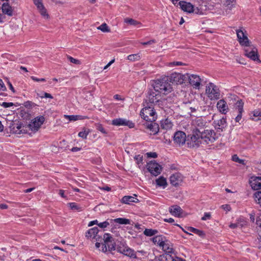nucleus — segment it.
I'll list each match as a JSON object with an SVG mask.
<instances>
[{
  "instance_id": "obj_56",
  "label": "nucleus",
  "mask_w": 261,
  "mask_h": 261,
  "mask_svg": "<svg viewBox=\"0 0 261 261\" xmlns=\"http://www.w3.org/2000/svg\"><path fill=\"white\" fill-rule=\"evenodd\" d=\"M36 106V105L35 103L30 101H27L25 103V106L27 108H32L33 107H35Z\"/></svg>"
},
{
  "instance_id": "obj_18",
  "label": "nucleus",
  "mask_w": 261,
  "mask_h": 261,
  "mask_svg": "<svg viewBox=\"0 0 261 261\" xmlns=\"http://www.w3.org/2000/svg\"><path fill=\"white\" fill-rule=\"evenodd\" d=\"M237 37L240 44L242 46H249V40L245 33L242 30L237 31Z\"/></svg>"
},
{
  "instance_id": "obj_42",
  "label": "nucleus",
  "mask_w": 261,
  "mask_h": 261,
  "mask_svg": "<svg viewBox=\"0 0 261 261\" xmlns=\"http://www.w3.org/2000/svg\"><path fill=\"white\" fill-rule=\"evenodd\" d=\"M224 5L226 7H228L229 9H231L232 7H233L236 5V0H225Z\"/></svg>"
},
{
  "instance_id": "obj_48",
  "label": "nucleus",
  "mask_w": 261,
  "mask_h": 261,
  "mask_svg": "<svg viewBox=\"0 0 261 261\" xmlns=\"http://www.w3.org/2000/svg\"><path fill=\"white\" fill-rule=\"evenodd\" d=\"M135 160L136 161L138 165L142 164L143 162V155L138 154L135 156Z\"/></svg>"
},
{
  "instance_id": "obj_27",
  "label": "nucleus",
  "mask_w": 261,
  "mask_h": 261,
  "mask_svg": "<svg viewBox=\"0 0 261 261\" xmlns=\"http://www.w3.org/2000/svg\"><path fill=\"white\" fill-rule=\"evenodd\" d=\"M174 253H164L159 257V261H176Z\"/></svg>"
},
{
  "instance_id": "obj_12",
  "label": "nucleus",
  "mask_w": 261,
  "mask_h": 261,
  "mask_svg": "<svg viewBox=\"0 0 261 261\" xmlns=\"http://www.w3.org/2000/svg\"><path fill=\"white\" fill-rule=\"evenodd\" d=\"M121 244L122 246H118L117 248L118 252L130 258H136L137 257L134 250L127 246L125 242H122Z\"/></svg>"
},
{
  "instance_id": "obj_28",
  "label": "nucleus",
  "mask_w": 261,
  "mask_h": 261,
  "mask_svg": "<svg viewBox=\"0 0 261 261\" xmlns=\"http://www.w3.org/2000/svg\"><path fill=\"white\" fill-rule=\"evenodd\" d=\"M135 197L131 196H125L122 197L121 199V202L130 204L132 202H138L139 200L137 198V195H134Z\"/></svg>"
},
{
  "instance_id": "obj_21",
  "label": "nucleus",
  "mask_w": 261,
  "mask_h": 261,
  "mask_svg": "<svg viewBox=\"0 0 261 261\" xmlns=\"http://www.w3.org/2000/svg\"><path fill=\"white\" fill-rule=\"evenodd\" d=\"M170 184L173 186H178L182 181V176L179 173H175L172 175L170 177Z\"/></svg>"
},
{
  "instance_id": "obj_61",
  "label": "nucleus",
  "mask_w": 261,
  "mask_h": 261,
  "mask_svg": "<svg viewBox=\"0 0 261 261\" xmlns=\"http://www.w3.org/2000/svg\"><path fill=\"white\" fill-rule=\"evenodd\" d=\"M97 224H98V222L97 220H95L94 221H90L88 224V226H91L94 224L97 225Z\"/></svg>"
},
{
  "instance_id": "obj_5",
  "label": "nucleus",
  "mask_w": 261,
  "mask_h": 261,
  "mask_svg": "<svg viewBox=\"0 0 261 261\" xmlns=\"http://www.w3.org/2000/svg\"><path fill=\"white\" fill-rule=\"evenodd\" d=\"M200 133L201 139H202L203 143H213L217 138L216 133L212 129H204Z\"/></svg>"
},
{
  "instance_id": "obj_44",
  "label": "nucleus",
  "mask_w": 261,
  "mask_h": 261,
  "mask_svg": "<svg viewBox=\"0 0 261 261\" xmlns=\"http://www.w3.org/2000/svg\"><path fill=\"white\" fill-rule=\"evenodd\" d=\"M252 113L253 114V116L254 117H258V118L257 119H255L254 118H252V119L255 121L261 120V111L259 110H254Z\"/></svg>"
},
{
  "instance_id": "obj_14",
  "label": "nucleus",
  "mask_w": 261,
  "mask_h": 261,
  "mask_svg": "<svg viewBox=\"0 0 261 261\" xmlns=\"http://www.w3.org/2000/svg\"><path fill=\"white\" fill-rule=\"evenodd\" d=\"M34 5L37 7L41 15L45 19L49 18V14L47 13V10L44 7L42 0H33Z\"/></svg>"
},
{
  "instance_id": "obj_4",
  "label": "nucleus",
  "mask_w": 261,
  "mask_h": 261,
  "mask_svg": "<svg viewBox=\"0 0 261 261\" xmlns=\"http://www.w3.org/2000/svg\"><path fill=\"white\" fill-rule=\"evenodd\" d=\"M201 133L193 131L192 134L188 135L187 145L189 148H197L203 143L200 136Z\"/></svg>"
},
{
  "instance_id": "obj_40",
  "label": "nucleus",
  "mask_w": 261,
  "mask_h": 261,
  "mask_svg": "<svg viewBox=\"0 0 261 261\" xmlns=\"http://www.w3.org/2000/svg\"><path fill=\"white\" fill-rule=\"evenodd\" d=\"M158 232V231L155 229H145L144 231V234L146 236H153Z\"/></svg>"
},
{
  "instance_id": "obj_26",
  "label": "nucleus",
  "mask_w": 261,
  "mask_h": 261,
  "mask_svg": "<svg viewBox=\"0 0 261 261\" xmlns=\"http://www.w3.org/2000/svg\"><path fill=\"white\" fill-rule=\"evenodd\" d=\"M252 188L254 190L261 189V177L252 178L250 181Z\"/></svg>"
},
{
  "instance_id": "obj_46",
  "label": "nucleus",
  "mask_w": 261,
  "mask_h": 261,
  "mask_svg": "<svg viewBox=\"0 0 261 261\" xmlns=\"http://www.w3.org/2000/svg\"><path fill=\"white\" fill-rule=\"evenodd\" d=\"M255 201L261 205V191H258L254 194Z\"/></svg>"
},
{
  "instance_id": "obj_41",
  "label": "nucleus",
  "mask_w": 261,
  "mask_h": 261,
  "mask_svg": "<svg viewBox=\"0 0 261 261\" xmlns=\"http://www.w3.org/2000/svg\"><path fill=\"white\" fill-rule=\"evenodd\" d=\"M124 22L132 25L136 26L138 24H141V23L132 18H126Z\"/></svg>"
},
{
  "instance_id": "obj_35",
  "label": "nucleus",
  "mask_w": 261,
  "mask_h": 261,
  "mask_svg": "<svg viewBox=\"0 0 261 261\" xmlns=\"http://www.w3.org/2000/svg\"><path fill=\"white\" fill-rule=\"evenodd\" d=\"M217 125L218 128L223 130L226 126V121L225 118H222L218 121Z\"/></svg>"
},
{
  "instance_id": "obj_19",
  "label": "nucleus",
  "mask_w": 261,
  "mask_h": 261,
  "mask_svg": "<svg viewBox=\"0 0 261 261\" xmlns=\"http://www.w3.org/2000/svg\"><path fill=\"white\" fill-rule=\"evenodd\" d=\"M186 140V135L182 131H177L175 133L173 136V141L175 143L179 145H183Z\"/></svg>"
},
{
  "instance_id": "obj_1",
  "label": "nucleus",
  "mask_w": 261,
  "mask_h": 261,
  "mask_svg": "<svg viewBox=\"0 0 261 261\" xmlns=\"http://www.w3.org/2000/svg\"><path fill=\"white\" fill-rule=\"evenodd\" d=\"M153 88L159 93L167 94L171 92L172 87L167 76L156 80L153 85Z\"/></svg>"
},
{
  "instance_id": "obj_36",
  "label": "nucleus",
  "mask_w": 261,
  "mask_h": 261,
  "mask_svg": "<svg viewBox=\"0 0 261 261\" xmlns=\"http://www.w3.org/2000/svg\"><path fill=\"white\" fill-rule=\"evenodd\" d=\"M127 59L128 60L135 62L140 60L141 57L139 54L129 55L127 56Z\"/></svg>"
},
{
  "instance_id": "obj_3",
  "label": "nucleus",
  "mask_w": 261,
  "mask_h": 261,
  "mask_svg": "<svg viewBox=\"0 0 261 261\" xmlns=\"http://www.w3.org/2000/svg\"><path fill=\"white\" fill-rule=\"evenodd\" d=\"M103 242L102 244L101 251L103 252L107 251H112L116 249V244L114 239L112 238V236L108 233H105L103 234V237L102 238V240Z\"/></svg>"
},
{
  "instance_id": "obj_30",
  "label": "nucleus",
  "mask_w": 261,
  "mask_h": 261,
  "mask_svg": "<svg viewBox=\"0 0 261 261\" xmlns=\"http://www.w3.org/2000/svg\"><path fill=\"white\" fill-rule=\"evenodd\" d=\"M162 248L165 252V253H174L175 252V250L172 247V245L168 241H166V242L164 245H162Z\"/></svg>"
},
{
  "instance_id": "obj_43",
  "label": "nucleus",
  "mask_w": 261,
  "mask_h": 261,
  "mask_svg": "<svg viewBox=\"0 0 261 261\" xmlns=\"http://www.w3.org/2000/svg\"><path fill=\"white\" fill-rule=\"evenodd\" d=\"M98 30L101 31L102 32H110V29L106 23H103L97 28Z\"/></svg>"
},
{
  "instance_id": "obj_55",
  "label": "nucleus",
  "mask_w": 261,
  "mask_h": 261,
  "mask_svg": "<svg viewBox=\"0 0 261 261\" xmlns=\"http://www.w3.org/2000/svg\"><path fill=\"white\" fill-rule=\"evenodd\" d=\"M6 90V87L5 86L3 80L0 79V91H5Z\"/></svg>"
},
{
  "instance_id": "obj_34",
  "label": "nucleus",
  "mask_w": 261,
  "mask_h": 261,
  "mask_svg": "<svg viewBox=\"0 0 261 261\" xmlns=\"http://www.w3.org/2000/svg\"><path fill=\"white\" fill-rule=\"evenodd\" d=\"M244 102L242 100L240 99L236 103V109L238 110V113H242L243 112Z\"/></svg>"
},
{
  "instance_id": "obj_29",
  "label": "nucleus",
  "mask_w": 261,
  "mask_h": 261,
  "mask_svg": "<svg viewBox=\"0 0 261 261\" xmlns=\"http://www.w3.org/2000/svg\"><path fill=\"white\" fill-rule=\"evenodd\" d=\"M2 8L3 12L4 14H7L10 16L13 15V9L8 3H4L2 5Z\"/></svg>"
},
{
  "instance_id": "obj_54",
  "label": "nucleus",
  "mask_w": 261,
  "mask_h": 261,
  "mask_svg": "<svg viewBox=\"0 0 261 261\" xmlns=\"http://www.w3.org/2000/svg\"><path fill=\"white\" fill-rule=\"evenodd\" d=\"M0 105L7 108L13 106L14 103L13 102H3L2 103L0 104Z\"/></svg>"
},
{
  "instance_id": "obj_24",
  "label": "nucleus",
  "mask_w": 261,
  "mask_h": 261,
  "mask_svg": "<svg viewBox=\"0 0 261 261\" xmlns=\"http://www.w3.org/2000/svg\"><path fill=\"white\" fill-rule=\"evenodd\" d=\"M169 211L172 215L179 218L181 217L183 213V210L177 205H172L170 207Z\"/></svg>"
},
{
  "instance_id": "obj_13",
  "label": "nucleus",
  "mask_w": 261,
  "mask_h": 261,
  "mask_svg": "<svg viewBox=\"0 0 261 261\" xmlns=\"http://www.w3.org/2000/svg\"><path fill=\"white\" fill-rule=\"evenodd\" d=\"M247 47L248 48L245 49V56L254 61H257L259 63H260L261 61L258 58L257 49L255 47H252L250 46V45Z\"/></svg>"
},
{
  "instance_id": "obj_47",
  "label": "nucleus",
  "mask_w": 261,
  "mask_h": 261,
  "mask_svg": "<svg viewBox=\"0 0 261 261\" xmlns=\"http://www.w3.org/2000/svg\"><path fill=\"white\" fill-rule=\"evenodd\" d=\"M95 126H96V129L100 131L102 134H107V132H106V130H105V129L104 128V127H103V126L101 124L97 123L95 124Z\"/></svg>"
},
{
  "instance_id": "obj_38",
  "label": "nucleus",
  "mask_w": 261,
  "mask_h": 261,
  "mask_svg": "<svg viewBox=\"0 0 261 261\" xmlns=\"http://www.w3.org/2000/svg\"><path fill=\"white\" fill-rule=\"evenodd\" d=\"M64 117L68 119L69 121H76L82 119V116L81 115H65Z\"/></svg>"
},
{
  "instance_id": "obj_25",
  "label": "nucleus",
  "mask_w": 261,
  "mask_h": 261,
  "mask_svg": "<svg viewBox=\"0 0 261 261\" xmlns=\"http://www.w3.org/2000/svg\"><path fill=\"white\" fill-rule=\"evenodd\" d=\"M217 107L222 114H225L228 111V107L224 99L219 100L217 103Z\"/></svg>"
},
{
  "instance_id": "obj_50",
  "label": "nucleus",
  "mask_w": 261,
  "mask_h": 261,
  "mask_svg": "<svg viewBox=\"0 0 261 261\" xmlns=\"http://www.w3.org/2000/svg\"><path fill=\"white\" fill-rule=\"evenodd\" d=\"M67 58L69 60V61L72 63H74L76 65L81 64V61L77 59H75L71 56H68Z\"/></svg>"
},
{
  "instance_id": "obj_15",
  "label": "nucleus",
  "mask_w": 261,
  "mask_h": 261,
  "mask_svg": "<svg viewBox=\"0 0 261 261\" xmlns=\"http://www.w3.org/2000/svg\"><path fill=\"white\" fill-rule=\"evenodd\" d=\"M112 124L115 126H127L130 128L135 127V124L132 121L120 118L113 119L112 121Z\"/></svg>"
},
{
  "instance_id": "obj_31",
  "label": "nucleus",
  "mask_w": 261,
  "mask_h": 261,
  "mask_svg": "<svg viewBox=\"0 0 261 261\" xmlns=\"http://www.w3.org/2000/svg\"><path fill=\"white\" fill-rule=\"evenodd\" d=\"M172 122L168 119L163 120L161 122V128L164 129H170L172 128Z\"/></svg>"
},
{
  "instance_id": "obj_23",
  "label": "nucleus",
  "mask_w": 261,
  "mask_h": 261,
  "mask_svg": "<svg viewBox=\"0 0 261 261\" xmlns=\"http://www.w3.org/2000/svg\"><path fill=\"white\" fill-rule=\"evenodd\" d=\"M12 131L14 134H21L28 133V128H26V125H23L22 124L19 123L17 124L16 125L15 124L13 125Z\"/></svg>"
},
{
  "instance_id": "obj_49",
  "label": "nucleus",
  "mask_w": 261,
  "mask_h": 261,
  "mask_svg": "<svg viewBox=\"0 0 261 261\" xmlns=\"http://www.w3.org/2000/svg\"><path fill=\"white\" fill-rule=\"evenodd\" d=\"M89 133V131H86V130H84V131L79 132L78 136L83 139H86Z\"/></svg>"
},
{
  "instance_id": "obj_6",
  "label": "nucleus",
  "mask_w": 261,
  "mask_h": 261,
  "mask_svg": "<svg viewBox=\"0 0 261 261\" xmlns=\"http://www.w3.org/2000/svg\"><path fill=\"white\" fill-rule=\"evenodd\" d=\"M44 121L45 118L44 116H37L32 120L30 123L26 125V128H28V130L36 132L38 130Z\"/></svg>"
},
{
  "instance_id": "obj_2",
  "label": "nucleus",
  "mask_w": 261,
  "mask_h": 261,
  "mask_svg": "<svg viewBox=\"0 0 261 261\" xmlns=\"http://www.w3.org/2000/svg\"><path fill=\"white\" fill-rule=\"evenodd\" d=\"M144 106L140 112L141 117L146 122L155 121L157 118V115L154 110L153 106L145 103Z\"/></svg>"
},
{
  "instance_id": "obj_9",
  "label": "nucleus",
  "mask_w": 261,
  "mask_h": 261,
  "mask_svg": "<svg viewBox=\"0 0 261 261\" xmlns=\"http://www.w3.org/2000/svg\"><path fill=\"white\" fill-rule=\"evenodd\" d=\"M206 93L211 100L218 99L220 97L219 90L217 86L212 83H210L206 87Z\"/></svg>"
},
{
  "instance_id": "obj_62",
  "label": "nucleus",
  "mask_w": 261,
  "mask_h": 261,
  "mask_svg": "<svg viewBox=\"0 0 261 261\" xmlns=\"http://www.w3.org/2000/svg\"><path fill=\"white\" fill-rule=\"evenodd\" d=\"M242 116V113H238V114L237 116L235 118V120L236 122H239V121L241 120Z\"/></svg>"
},
{
  "instance_id": "obj_32",
  "label": "nucleus",
  "mask_w": 261,
  "mask_h": 261,
  "mask_svg": "<svg viewBox=\"0 0 261 261\" xmlns=\"http://www.w3.org/2000/svg\"><path fill=\"white\" fill-rule=\"evenodd\" d=\"M187 229L188 231L196 234L202 238H204L205 236V234L203 231L196 229L195 228L192 227H188Z\"/></svg>"
},
{
  "instance_id": "obj_10",
  "label": "nucleus",
  "mask_w": 261,
  "mask_h": 261,
  "mask_svg": "<svg viewBox=\"0 0 261 261\" xmlns=\"http://www.w3.org/2000/svg\"><path fill=\"white\" fill-rule=\"evenodd\" d=\"M148 171L152 175L155 176L159 175L162 169V167L155 161H151L148 163L147 165Z\"/></svg>"
},
{
  "instance_id": "obj_33",
  "label": "nucleus",
  "mask_w": 261,
  "mask_h": 261,
  "mask_svg": "<svg viewBox=\"0 0 261 261\" xmlns=\"http://www.w3.org/2000/svg\"><path fill=\"white\" fill-rule=\"evenodd\" d=\"M111 221H114L115 223L120 224H130V221L129 219L124 218H116L114 220L111 219Z\"/></svg>"
},
{
  "instance_id": "obj_51",
  "label": "nucleus",
  "mask_w": 261,
  "mask_h": 261,
  "mask_svg": "<svg viewBox=\"0 0 261 261\" xmlns=\"http://www.w3.org/2000/svg\"><path fill=\"white\" fill-rule=\"evenodd\" d=\"M109 225H110V222L108 220L104 221L103 222L98 223V224H97V225L101 228H105L107 227L108 226H109Z\"/></svg>"
},
{
  "instance_id": "obj_11",
  "label": "nucleus",
  "mask_w": 261,
  "mask_h": 261,
  "mask_svg": "<svg viewBox=\"0 0 261 261\" xmlns=\"http://www.w3.org/2000/svg\"><path fill=\"white\" fill-rule=\"evenodd\" d=\"M192 124L195 127L193 131L198 133H201L204 129H205L207 126V122L202 117H197L194 119L192 121Z\"/></svg>"
},
{
  "instance_id": "obj_39",
  "label": "nucleus",
  "mask_w": 261,
  "mask_h": 261,
  "mask_svg": "<svg viewBox=\"0 0 261 261\" xmlns=\"http://www.w3.org/2000/svg\"><path fill=\"white\" fill-rule=\"evenodd\" d=\"M70 207L72 210H76L79 212L82 211L83 210V207L81 206L79 204H77L75 202H72L69 203Z\"/></svg>"
},
{
  "instance_id": "obj_63",
  "label": "nucleus",
  "mask_w": 261,
  "mask_h": 261,
  "mask_svg": "<svg viewBox=\"0 0 261 261\" xmlns=\"http://www.w3.org/2000/svg\"><path fill=\"white\" fill-rule=\"evenodd\" d=\"M8 85L10 90L13 92V93H15V90L14 87H13L12 84H11V83L9 81H8Z\"/></svg>"
},
{
  "instance_id": "obj_22",
  "label": "nucleus",
  "mask_w": 261,
  "mask_h": 261,
  "mask_svg": "<svg viewBox=\"0 0 261 261\" xmlns=\"http://www.w3.org/2000/svg\"><path fill=\"white\" fill-rule=\"evenodd\" d=\"M180 8L185 12L191 13L194 11V6L190 3H188L185 1H180L178 3Z\"/></svg>"
},
{
  "instance_id": "obj_17",
  "label": "nucleus",
  "mask_w": 261,
  "mask_h": 261,
  "mask_svg": "<svg viewBox=\"0 0 261 261\" xmlns=\"http://www.w3.org/2000/svg\"><path fill=\"white\" fill-rule=\"evenodd\" d=\"M187 81L188 80L189 83L195 88L199 89L201 83V79L199 76L196 74H186Z\"/></svg>"
},
{
  "instance_id": "obj_37",
  "label": "nucleus",
  "mask_w": 261,
  "mask_h": 261,
  "mask_svg": "<svg viewBox=\"0 0 261 261\" xmlns=\"http://www.w3.org/2000/svg\"><path fill=\"white\" fill-rule=\"evenodd\" d=\"M156 183L159 186L165 187L167 185L166 178L163 176H161L156 179Z\"/></svg>"
},
{
  "instance_id": "obj_60",
  "label": "nucleus",
  "mask_w": 261,
  "mask_h": 261,
  "mask_svg": "<svg viewBox=\"0 0 261 261\" xmlns=\"http://www.w3.org/2000/svg\"><path fill=\"white\" fill-rule=\"evenodd\" d=\"M221 207L223 210L227 211H229L230 210V206L228 204L222 205L221 206Z\"/></svg>"
},
{
  "instance_id": "obj_64",
  "label": "nucleus",
  "mask_w": 261,
  "mask_h": 261,
  "mask_svg": "<svg viewBox=\"0 0 261 261\" xmlns=\"http://www.w3.org/2000/svg\"><path fill=\"white\" fill-rule=\"evenodd\" d=\"M256 224L261 227V219L258 217L256 220Z\"/></svg>"
},
{
  "instance_id": "obj_45",
  "label": "nucleus",
  "mask_w": 261,
  "mask_h": 261,
  "mask_svg": "<svg viewBox=\"0 0 261 261\" xmlns=\"http://www.w3.org/2000/svg\"><path fill=\"white\" fill-rule=\"evenodd\" d=\"M232 160L235 162L239 163L242 165H245V160L240 159L237 154H234L232 156Z\"/></svg>"
},
{
  "instance_id": "obj_20",
  "label": "nucleus",
  "mask_w": 261,
  "mask_h": 261,
  "mask_svg": "<svg viewBox=\"0 0 261 261\" xmlns=\"http://www.w3.org/2000/svg\"><path fill=\"white\" fill-rule=\"evenodd\" d=\"M144 125L147 129L150 130L151 135H156L159 131V125L154 121L146 122Z\"/></svg>"
},
{
  "instance_id": "obj_8",
  "label": "nucleus",
  "mask_w": 261,
  "mask_h": 261,
  "mask_svg": "<svg viewBox=\"0 0 261 261\" xmlns=\"http://www.w3.org/2000/svg\"><path fill=\"white\" fill-rule=\"evenodd\" d=\"M169 83L176 84H181L187 81L186 74L183 75L180 73L174 72L167 76Z\"/></svg>"
},
{
  "instance_id": "obj_52",
  "label": "nucleus",
  "mask_w": 261,
  "mask_h": 261,
  "mask_svg": "<svg viewBox=\"0 0 261 261\" xmlns=\"http://www.w3.org/2000/svg\"><path fill=\"white\" fill-rule=\"evenodd\" d=\"M166 242V241L163 240L161 236H158V244L160 246L162 247V245H164Z\"/></svg>"
},
{
  "instance_id": "obj_16",
  "label": "nucleus",
  "mask_w": 261,
  "mask_h": 261,
  "mask_svg": "<svg viewBox=\"0 0 261 261\" xmlns=\"http://www.w3.org/2000/svg\"><path fill=\"white\" fill-rule=\"evenodd\" d=\"M99 230L97 227L89 229L86 232V237L88 239H95L96 241H101L102 237L98 234Z\"/></svg>"
},
{
  "instance_id": "obj_57",
  "label": "nucleus",
  "mask_w": 261,
  "mask_h": 261,
  "mask_svg": "<svg viewBox=\"0 0 261 261\" xmlns=\"http://www.w3.org/2000/svg\"><path fill=\"white\" fill-rule=\"evenodd\" d=\"M147 157L148 158H156L158 156V154L156 152H149L146 153Z\"/></svg>"
},
{
  "instance_id": "obj_7",
  "label": "nucleus",
  "mask_w": 261,
  "mask_h": 261,
  "mask_svg": "<svg viewBox=\"0 0 261 261\" xmlns=\"http://www.w3.org/2000/svg\"><path fill=\"white\" fill-rule=\"evenodd\" d=\"M160 93L153 89H149L147 92L146 99H145V104H148L153 106V105L158 102L161 96Z\"/></svg>"
},
{
  "instance_id": "obj_53",
  "label": "nucleus",
  "mask_w": 261,
  "mask_h": 261,
  "mask_svg": "<svg viewBox=\"0 0 261 261\" xmlns=\"http://www.w3.org/2000/svg\"><path fill=\"white\" fill-rule=\"evenodd\" d=\"M211 218V215L210 213H205L204 216L201 218V220L205 221L210 220Z\"/></svg>"
},
{
  "instance_id": "obj_58",
  "label": "nucleus",
  "mask_w": 261,
  "mask_h": 261,
  "mask_svg": "<svg viewBox=\"0 0 261 261\" xmlns=\"http://www.w3.org/2000/svg\"><path fill=\"white\" fill-rule=\"evenodd\" d=\"M155 42L156 41L154 39H152L147 42H142L141 44L143 45H151L153 43H155Z\"/></svg>"
},
{
  "instance_id": "obj_59",
  "label": "nucleus",
  "mask_w": 261,
  "mask_h": 261,
  "mask_svg": "<svg viewBox=\"0 0 261 261\" xmlns=\"http://www.w3.org/2000/svg\"><path fill=\"white\" fill-rule=\"evenodd\" d=\"M31 79L34 81H35V82H45L46 81V80L44 78H41V79H38L35 76H31Z\"/></svg>"
}]
</instances>
